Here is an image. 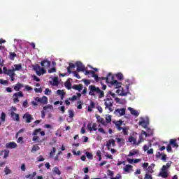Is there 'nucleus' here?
<instances>
[{
  "instance_id": "f257e3e1",
  "label": "nucleus",
  "mask_w": 179,
  "mask_h": 179,
  "mask_svg": "<svg viewBox=\"0 0 179 179\" xmlns=\"http://www.w3.org/2000/svg\"><path fill=\"white\" fill-rule=\"evenodd\" d=\"M106 80V83H108L109 86L113 87V89H120L122 85L121 82H118V80L115 79L114 75L111 73H108Z\"/></svg>"
},
{
  "instance_id": "f03ea898",
  "label": "nucleus",
  "mask_w": 179,
  "mask_h": 179,
  "mask_svg": "<svg viewBox=\"0 0 179 179\" xmlns=\"http://www.w3.org/2000/svg\"><path fill=\"white\" fill-rule=\"evenodd\" d=\"M89 90L90 96H96V94H98L99 99H103L104 97V91H102L100 90V87H96V85H90Z\"/></svg>"
},
{
  "instance_id": "7ed1b4c3",
  "label": "nucleus",
  "mask_w": 179,
  "mask_h": 179,
  "mask_svg": "<svg viewBox=\"0 0 179 179\" xmlns=\"http://www.w3.org/2000/svg\"><path fill=\"white\" fill-rule=\"evenodd\" d=\"M105 110H108L110 113H113L114 111V101L110 96H106V98L103 100Z\"/></svg>"
},
{
  "instance_id": "20e7f679",
  "label": "nucleus",
  "mask_w": 179,
  "mask_h": 179,
  "mask_svg": "<svg viewBox=\"0 0 179 179\" xmlns=\"http://www.w3.org/2000/svg\"><path fill=\"white\" fill-rule=\"evenodd\" d=\"M34 71L36 73V75L38 76H41L42 75H44V73H47V71H45V69L44 67L41 68L40 65L36 64L33 66Z\"/></svg>"
},
{
  "instance_id": "39448f33",
  "label": "nucleus",
  "mask_w": 179,
  "mask_h": 179,
  "mask_svg": "<svg viewBox=\"0 0 179 179\" xmlns=\"http://www.w3.org/2000/svg\"><path fill=\"white\" fill-rule=\"evenodd\" d=\"M35 101L37 103H40L41 104H47L48 103V98L47 96H43L41 98V97H36Z\"/></svg>"
},
{
  "instance_id": "423d86ee",
  "label": "nucleus",
  "mask_w": 179,
  "mask_h": 179,
  "mask_svg": "<svg viewBox=\"0 0 179 179\" xmlns=\"http://www.w3.org/2000/svg\"><path fill=\"white\" fill-rule=\"evenodd\" d=\"M77 67V72H85L86 67L83 65V63L81 62H77L76 63Z\"/></svg>"
},
{
  "instance_id": "0eeeda50",
  "label": "nucleus",
  "mask_w": 179,
  "mask_h": 179,
  "mask_svg": "<svg viewBox=\"0 0 179 179\" xmlns=\"http://www.w3.org/2000/svg\"><path fill=\"white\" fill-rule=\"evenodd\" d=\"M22 118L23 120H25V122H27V124H30V122H31V120H33V116L29 113H26L22 116Z\"/></svg>"
},
{
  "instance_id": "6e6552de",
  "label": "nucleus",
  "mask_w": 179,
  "mask_h": 179,
  "mask_svg": "<svg viewBox=\"0 0 179 179\" xmlns=\"http://www.w3.org/2000/svg\"><path fill=\"white\" fill-rule=\"evenodd\" d=\"M127 109L125 108H122L120 109H116L114 112L115 115H118L119 117H122V115H125V111Z\"/></svg>"
},
{
  "instance_id": "1a4fd4ad",
  "label": "nucleus",
  "mask_w": 179,
  "mask_h": 179,
  "mask_svg": "<svg viewBox=\"0 0 179 179\" xmlns=\"http://www.w3.org/2000/svg\"><path fill=\"white\" fill-rule=\"evenodd\" d=\"M87 128L90 132H92V131H96L97 130V124L96 123H88L87 124Z\"/></svg>"
},
{
  "instance_id": "9d476101",
  "label": "nucleus",
  "mask_w": 179,
  "mask_h": 179,
  "mask_svg": "<svg viewBox=\"0 0 179 179\" xmlns=\"http://www.w3.org/2000/svg\"><path fill=\"white\" fill-rule=\"evenodd\" d=\"M113 124L115 125L116 129L120 132V131H122V127H121V125H122V120H119V121H113Z\"/></svg>"
},
{
  "instance_id": "9b49d317",
  "label": "nucleus",
  "mask_w": 179,
  "mask_h": 179,
  "mask_svg": "<svg viewBox=\"0 0 179 179\" xmlns=\"http://www.w3.org/2000/svg\"><path fill=\"white\" fill-rule=\"evenodd\" d=\"M6 149H16L17 144L15 142H9L6 144Z\"/></svg>"
},
{
  "instance_id": "f8f14e48",
  "label": "nucleus",
  "mask_w": 179,
  "mask_h": 179,
  "mask_svg": "<svg viewBox=\"0 0 179 179\" xmlns=\"http://www.w3.org/2000/svg\"><path fill=\"white\" fill-rule=\"evenodd\" d=\"M11 117L13 118V121H17V122H19L20 121V117L19 116V114L15 113L13 111L10 112Z\"/></svg>"
},
{
  "instance_id": "ddd939ff",
  "label": "nucleus",
  "mask_w": 179,
  "mask_h": 179,
  "mask_svg": "<svg viewBox=\"0 0 179 179\" xmlns=\"http://www.w3.org/2000/svg\"><path fill=\"white\" fill-rule=\"evenodd\" d=\"M171 164H173V162L169 161L166 165L162 166L161 171H168L167 170L171 167Z\"/></svg>"
},
{
  "instance_id": "4468645a",
  "label": "nucleus",
  "mask_w": 179,
  "mask_h": 179,
  "mask_svg": "<svg viewBox=\"0 0 179 179\" xmlns=\"http://www.w3.org/2000/svg\"><path fill=\"white\" fill-rule=\"evenodd\" d=\"M134 166L131 164H127L124 168L123 170L124 173H131V171H134Z\"/></svg>"
},
{
  "instance_id": "2eb2a0df",
  "label": "nucleus",
  "mask_w": 179,
  "mask_h": 179,
  "mask_svg": "<svg viewBox=\"0 0 179 179\" xmlns=\"http://www.w3.org/2000/svg\"><path fill=\"white\" fill-rule=\"evenodd\" d=\"M41 66H43L44 68H49L50 66H51V62L47 59L43 60L41 62Z\"/></svg>"
},
{
  "instance_id": "dca6fc26",
  "label": "nucleus",
  "mask_w": 179,
  "mask_h": 179,
  "mask_svg": "<svg viewBox=\"0 0 179 179\" xmlns=\"http://www.w3.org/2000/svg\"><path fill=\"white\" fill-rule=\"evenodd\" d=\"M13 72H15V70L8 69L6 66L3 67V73L4 75H10Z\"/></svg>"
},
{
  "instance_id": "f3484780",
  "label": "nucleus",
  "mask_w": 179,
  "mask_h": 179,
  "mask_svg": "<svg viewBox=\"0 0 179 179\" xmlns=\"http://www.w3.org/2000/svg\"><path fill=\"white\" fill-rule=\"evenodd\" d=\"M72 89H74V90H78V92H82V90L83 89V85L82 84L73 85Z\"/></svg>"
},
{
  "instance_id": "a211bd4d",
  "label": "nucleus",
  "mask_w": 179,
  "mask_h": 179,
  "mask_svg": "<svg viewBox=\"0 0 179 179\" xmlns=\"http://www.w3.org/2000/svg\"><path fill=\"white\" fill-rule=\"evenodd\" d=\"M159 177H162V178H167L169 177V172L165 171H161L159 173Z\"/></svg>"
},
{
  "instance_id": "6ab92c4d",
  "label": "nucleus",
  "mask_w": 179,
  "mask_h": 179,
  "mask_svg": "<svg viewBox=\"0 0 179 179\" xmlns=\"http://www.w3.org/2000/svg\"><path fill=\"white\" fill-rule=\"evenodd\" d=\"M94 107H96V103H94V101H91L90 104L88 106L87 111H89V113H92V111H93V108H94Z\"/></svg>"
},
{
  "instance_id": "aec40b11",
  "label": "nucleus",
  "mask_w": 179,
  "mask_h": 179,
  "mask_svg": "<svg viewBox=\"0 0 179 179\" xmlns=\"http://www.w3.org/2000/svg\"><path fill=\"white\" fill-rule=\"evenodd\" d=\"M128 110L130 111L131 114H132V115H135L136 117H138V115H139V113H138V111L131 107L128 108Z\"/></svg>"
},
{
  "instance_id": "412c9836",
  "label": "nucleus",
  "mask_w": 179,
  "mask_h": 179,
  "mask_svg": "<svg viewBox=\"0 0 179 179\" xmlns=\"http://www.w3.org/2000/svg\"><path fill=\"white\" fill-rule=\"evenodd\" d=\"M115 141H117V143L120 145V146H124L125 145V140L121 138H115Z\"/></svg>"
},
{
  "instance_id": "4be33fe9",
  "label": "nucleus",
  "mask_w": 179,
  "mask_h": 179,
  "mask_svg": "<svg viewBox=\"0 0 179 179\" xmlns=\"http://www.w3.org/2000/svg\"><path fill=\"white\" fill-rule=\"evenodd\" d=\"M169 144L172 145L173 148H178V144L177 143V139H171L169 141Z\"/></svg>"
},
{
  "instance_id": "5701e85b",
  "label": "nucleus",
  "mask_w": 179,
  "mask_h": 179,
  "mask_svg": "<svg viewBox=\"0 0 179 179\" xmlns=\"http://www.w3.org/2000/svg\"><path fill=\"white\" fill-rule=\"evenodd\" d=\"M138 125L143 127V128H148V125H149V122H146V120H143L138 122Z\"/></svg>"
},
{
  "instance_id": "b1692460",
  "label": "nucleus",
  "mask_w": 179,
  "mask_h": 179,
  "mask_svg": "<svg viewBox=\"0 0 179 179\" xmlns=\"http://www.w3.org/2000/svg\"><path fill=\"white\" fill-rule=\"evenodd\" d=\"M75 67V64H73V63H69V66L67 67V72L68 73H69V75L72 73V70L71 69H73Z\"/></svg>"
},
{
  "instance_id": "393cba45",
  "label": "nucleus",
  "mask_w": 179,
  "mask_h": 179,
  "mask_svg": "<svg viewBox=\"0 0 179 179\" xmlns=\"http://www.w3.org/2000/svg\"><path fill=\"white\" fill-rule=\"evenodd\" d=\"M24 85L23 84H20V83H17L16 85L14 87V90L15 92H19L22 87H23Z\"/></svg>"
},
{
  "instance_id": "a878e982",
  "label": "nucleus",
  "mask_w": 179,
  "mask_h": 179,
  "mask_svg": "<svg viewBox=\"0 0 179 179\" xmlns=\"http://www.w3.org/2000/svg\"><path fill=\"white\" fill-rule=\"evenodd\" d=\"M53 174H57V176H61V171H59V168L58 166L54 167L52 169Z\"/></svg>"
},
{
  "instance_id": "bb28decb",
  "label": "nucleus",
  "mask_w": 179,
  "mask_h": 179,
  "mask_svg": "<svg viewBox=\"0 0 179 179\" xmlns=\"http://www.w3.org/2000/svg\"><path fill=\"white\" fill-rule=\"evenodd\" d=\"M4 155L3 159H6V158L9 157V150H4L1 151V155Z\"/></svg>"
},
{
  "instance_id": "cd10ccee",
  "label": "nucleus",
  "mask_w": 179,
  "mask_h": 179,
  "mask_svg": "<svg viewBox=\"0 0 179 179\" xmlns=\"http://www.w3.org/2000/svg\"><path fill=\"white\" fill-rule=\"evenodd\" d=\"M129 142H130V143H133L134 145H136V143H138L136 138H135L134 136L129 137Z\"/></svg>"
},
{
  "instance_id": "c85d7f7f",
  "label": "nucleus",
  "mask_w": 179,
  "mask_h": 179,
  "mask_svg": "<svg viewBox=\"0 0 179 179\" xmlns=\"http://www.w3.org/2000/svg\"><path fill=\"white\" fill-rule=\"evenodd\" d=\"M96 118H97V121L102 124V125L106 124V122H104V119L101 117L100 115H96Z\"/></svg>"
},
{
  "instance_id": "c756f323",
  "label": "nucleus",
  "mask_w": 179,
  "mask_h": 179,
  "mask_svg": "<svg viewBox=\"0 0 179 179\" xmlns=\"http://www.w3.org/2000/svg\"><path fill=\"white\" fill-rule=\"evenodd\" d=\"M64 86L68 89V90H71V89H72V84L69 80L66 81Z\"/></svg>"
},
{
  "instance_id": "7c9ffc66",
  "label": "nucleus",
  "mask_w": 179,
  "mask_h": 179,
  "mask_svg": "<svg viewBox=\"0 0 179 179\" xmlns=\"http://www.w3.org/2000/svg\"><path fill=\"white\" fill-rule=\"evenodd\" d=\"M145 141V138H143V135L140 134L139 135V138H138V141L136 143L137 145H141V143H142V142H143Z\"/></svg>"
},
{
  "instance_id": "2f4dec72",
  "label": "nucleus",
  "mask_w": 179,
  "mask_h": 179,
  "mask_svg": "<svg viewBox=\"0 0 179 179\" xmlns=\"http://www.w3.org/2000/svg\"><path fill=\"white\" fill-rule=\"evenodd\" d=\"M123 135L127 136L128 135V131L129 130V127H124L122 128Z\"/></svg>"
},
{
  "instance_id": "473e14b6",
  "label": "nucleus",
  "mask_w": 179,
  "mask_h": 179,
  "mask_svg": "<svg viewBox=\"0 0 179 179\" xmlns=\"http://www.w3.org/2000/svg\"><path fill=\"white\" fill-rule=\"evenodd\" d=\"M115 101H116V103H117L118 104H124L125 103V99H120L118 97L115 98Z\"/></svg>"
},
{
  "instance_id": "72a5a7b5",
  "label": "nucleus",
  "mask_w": 179,
  "mask_h": 179,
  "mask_svg": "<svg viewBox=\"0 0 179 179\" xmlns=\"http://www.w3.org/2000/svg\"><path fill=\"white\" fill-rule=\"evenodd\" d=\"M33 142H37L38 143H41V139L38 136H34L32 138Z\"/></svg>"
},
{
  "instance_id": "f704fd0d",
  "label": "nucleus",
  "mask_w": 179,
  "mask_h": 179,
  "mask_svg": "<svg viewBox=\"0 0 179 179\" xmlns=\"http://www.w3.org/2000/svg\"><path fill=\"white\" fill-rule=\"evenodd\" d=\"M23 92L22 91H20L18 92H15L13 95V97H23Z\"/></svg>"
},
{
  "instance_id": "c9c22d12",
  "label": "nucleus",
  "mask_w": 179,
  "mask_h": 179,
  "mask_svg": "<svg viewBox=\"0 0 179 179\" xmlns=\"http://www.w3.org/2000/svg\"><path fill=\"white\" fill-rule=\"evenodd\" d=\"M15 58H16V54L15 52H10L9 55V59L11 61H15Z\"/></svg>"
},
{
  "instance_id": "e433bc0d",
  "label": "nucleus",
  "mask_w": 179,
  "mask_h": 179,
  "mask_svg": "<svg viewBox=\"0 0 179 179\" xmlns=\"http://www.w3.org/2000/svg\"><path fill=\"white\" fill-rule=\"evenodd\" d=\"M15 69H13V71H20V69H22V64H15L14 65Z\"/></svg>"
},
{
  "instance_id": "4c0bfd02",
  "label": "nucleus",
  "mask_w": 179,
  "mask_h": 179,
  "mask_svg": "<svg viewBox=\"0 0 179 179\" xmlns=\"http://www.w3.org/2000/svg\"><path fill=\"white\" fill-rule=\"evenodd\" d=\"M116 78L118 80H122L124 79V75L121 73H118L116 74Z\"/></svg>"
},
{
  "instance_id": "58836bf2",
  "label": "nucleus",
  "mask_w": 179,
  "mask_h": 179,
  "mask_svg": "<svg viewBox=\"0 0 179 179\" xmlns=\"http://www.w3.org/2000/svg\"><path fill=\"white\" fill-rule=\"evenodd\" d=\"M85 155L87 159H90V160H93V154H92V152H86Z\"/></svg>"
},
{
  "instance_id": "ea45409f",
  "label": "nucleus",
  "mask_w": 179,
  "mask_h": 179,
  "mask_svg": "<svg viewBox=\"0 0 179 179\" xmlns=\"http://www.w3.org/2000/svg\"><path fill=\"white\" fill-rule=\"evenodd\" d=\"M37 150H40V148L38 147V145H33L31 152L34 153V152H37Z\"/></svg>"
},
{
  "instance_id": "a19ab883",
  "label": "nucleus",
  "mask_w": 179,
  "mask_h": 179,
  "mask_svg": "<svg viewBox=\"0 0 179 179\" xmlns=\"http://www.w3.org/2000/svg\"><path fill=\"white\" fill-rule=\"evenodd\" d=\"M4 173H5L6 176H8V174H10L12 173V171L10 169H9V167L6 166L4 169Z\"/></svg>"
},
{
  "instance_id": "79ce46f5",
  "label": "nucleus",
  "mask_w": 179,
  "mask_h": 179,
  "mask_svg": "<svg viewBox=\"0 0 179 179\" xmlns=\"http://www.w3.org/2000/svg\"><path fill=\"white\" fill-rule=\"evenodd\" d=\"M106 124H110V122H111V115H106Z\"/></svg>"
},
{
  "instance_id": "37998d69",
  "label": "nucleus",
  "mask_w": 179,
  "mask_h": 179,
  "mask_svg": "<svg viewBox=\"0 0 179 179\" xmlns=\"http://www.w3.org/2000/svg\"><path fill=\"white\" fill-rule=\"evenodd\" d=\"M54 110V107L52 106V105H48L43 107V110H45V111H47V110Z\"/></svg>"
},
{
  "instance_id": "c03bdc74",
  "label": "nucleus",
  "mask_w": 179,
  "mask_h": 179,
  "mask_svg": "<svg viewBox=\"0 0 179 179\" xmlns=\"http://www.w3.org/2000/svg\"><path fill=\"white\" fill-rule=\"evenodd\" d=\"M59 83V81H58V77L54 78V79H53V85L54 86H58Z\"/></svg>"
},
{
  "instance_id": "a18cd8bd",
  "label": "nucleus",
  "mask_w": 179,
  "mask_h": 179,
  "mask_svg": "<svg viewBox=\"0 0 179 179\" xmlns=\"http://www.w3.org/2000/svg\"><path fill=\"white\" fill-rule=\"evenodd\" d=\"M138 150H133L132 151L129 152V154L128 156H135V155H137Z\"/></svg>"
},
{
  "instance_id": "49530a36",
  "label": "nucleus",
  "mask_w": 179,
  "mask_h": 179,
  "mask_svg": "<svg viewBox=\"0 0 179 179\" xmlns=\"http://www.w3.org/2000/svg\"><path fill=\"white\" fill-rule=\"evenodd\" d=\"M69 118H73V117H75V113H73V110H69Z\"/></svg>"
},
{
  "instance_id": "de8ad7c7",
  "label": "nucleus",
  "mask_w": 179,
  "mask_h": 179,
  "mask_svg": "<svg viewBox=\"0 0 179 179\" xmlns=\"http://www.w3.org/2000/svg\"><path fill=\"white\" fill-rule=\"evenodd\" d=\"M51 93H52V91L50 90V88H46L45 90V94L46 96H50Z\"/></svg>"
},
{
  "instance_id": "09e8293b",
  "label": "nucleus",
  "mask_w": 179,
  "mask_h": 179,
  "mask_svg": "<svg viewBox=\"0 0 179 179\" xmlns=\"http://www.w3.org/2000/svg\"><path fill=\"white\" fill-rule=\"evenodd\" d=\"M6 118V115L5 114V113H1V120L2 121V122H5V120Z\"/></svg>"
},
{
  "instance_id": "8fccbe9b",
  "label": "nucleus",
  "mask_w": 179,
  "mask_h": 179,
  "mask_svg": "<svg viewBox=\"0 0 179 179\" xmlns=\"http://www.w3.org/2000/svg\"><path fill=\"white\" fill-rule=\"evenodd\" d=\"M77 104H78V106H77V108L78 110H82V105L83 104V102H82V101H78L77 102Z\"/></svg>"
},
{
  "instance_id": "3c124183",
  "label": "nucleus",
  "mask_w": 179,
  "mask_h": 179,
  "mask_svg": "<svg viewBox=\"0 0 179 179\" xmlns=\"http://www.w3.org/2000/svg\"><path fill=\"white\" fill-rule=\"evenodd\" d=\"M121 89H122L121 96H127V94L129 93L127 90H124V88L122 87Z\"/></svg>"
},
{
  "instance_id": "603ef678",
  "label": "nucleus",
  "mask_w": 179,
  "mask_h": 179,
  "mask_svg": "<svg viewBox=\"0 0 179 179\" xmlns=\"http://www.w3.org/2000/svg\"><path fill=\"white\" fill-rule=\"evenodd\" d=\"M166 150L168 153H171V152H173L171 144H168V145L166 146Z\"/></svg>"
},
{
  "instance_id": "864d4df0",
  "label": "nucleus",
  "mask_w": 179,
  "mask_h": 179,
  "mask_svg": "<svg viewBox=\"0 0 179 179\" xmlns=\"http://www.w3.org/2000/svg\"><path fill=\"white\" fill-rule=\"evenodd\" d=\"M39 132H41V129H35L34 133H33L34 136H37Z\"/></svg>"
},
{
  "instance_id": "5fc2aeb1",
  "label": "nucleus",
  "mask_w": 179,
  "mask_h": 179,
  "mask_svg": "<svg viewBox=\"0 0 179 179\" xmlns=\"http://www.w3.org/2000/svg\"><path fill=\"white\" fill-rule=\"evenodd\" d=\"M8 76H10L11 81L13 82L15 80V71H13Z\"/></svg>"
},
{
  "instance_id": "6e6d98bb",
  "label": "nucleus",
  "mask_w": 179,
  "mask_h": 179,
  "mask_svg": "<svg viewBox=\"0 0 179 179\" xmlns=\"http://www.w3.org/2000/svg\"><path fill=\"white\" fill-rule=\"evenodd\" d=\"M96 156L99 157V162L101 161V151L98 150L96 151Z\"/></svg>"
},
{
  "instance_id": "4d7b16f0",
  "label": "nucleus",
  "mask_w": 179,
  "mask_h": 179,
  "mask_svg": "<svg viewBox=\"0 0 179 179\" xmlns=\"http://www.w3.org/2000/svg\"><path fill=\"white\" fill-rule=\"evenodd\" d=\"M71 73H73L75 78H77V79H80V76L79 75V73H78L77 71H72Z\"/></svg>"
},
{
  "instance_id": "13d9d810",
  "label": "nucleus",
  "mask_w": 179,
  "mask_h": 179,
  "mask_svg": "<svg viewBox=\"0 0 179 179\" xmlns=\"http://www.w3.org/2000/svg\"><path fill=\"white\" fill-rule=\"evenodd\" d=\"M108 142L109 143H110V145H112V146H115V140L111 138V139L108 140Z\"/></svg>"
},
{
  "instance_id": "bf43d9fd",
  "label": "nucleus",
  "mask_w": 179,
  "mask_h": 179,
  "mask_svg": "<svg viewBox=\"0 0 179 179\" xmlns=\"http://www.w3.org/2000/svg\"><path fill=\"white\" fill-rule=\"evenodd\" d=\"M98 131L99 132H100L101 134H103V135H106L107 134L106 131H104V129H103L102 127L99 128Z\"/></svg>"
},
{
  "instance_id": "052dcab7",
  "label": "nucleus",
  "mask_w": 179,
  "mask_h": 179,
  "mask_svg": "<svg viewBox=\"0 0 179 179\" xmlns=\"http://www.w3.org/2000/svg\"><path fill=\"white\" fill-rule=\"evenodd\" d=\"M54 72H57V69H55V67H52L48 70L49 73H54Z\"/></svg>"
},
{
  "instance_id": "680f3d73",
  "label": "nucleus",
  "mask_w": 179,
  "mask_h": 179,
  "mask_svg": "<svg viewBox=\"0 0 179 179\" xmlns=\"http://www.w3.org/2000/svg\"><path fill=\"white\" fill-rule=\"evenodd\" d=\"M57 94L59 96H62V94H65V92H64V90H58L57 91Z\"/></svg>"
},
{
  "instance_id": "e2e57ef3",
  "label": "nucleus",
  "mask_w": 179,
  "mask_h": 179,
  "mask_svg": "<svg viewBox=\"0 0 179 179\" xmlns=\"http://www.w3.org/2000/svg\"><path fill=\"white\" fill-rule=\"evenodd\" d=\"M83 82H84V83H85V85H86V86H89V85L90 84V80H89L83 79Z\"/></svg>"
},
{
  "instance_id": "0e129e2a",
  "label": "nucleus",
  "mask_w": 179,
  "mask_h": 179,
  "mask_svg": "<svg viewBox=\"0 0 179 179\" xmlns=\"http://www.w3.org/2000/svg\"><path fill=\"white\" fill-rule=\"evenodd\" d=\"M116 89H117V90H116V93H117V94H119V96H121V94H122V87H120L116 88Z\"/></svg>"
},
{
  "instance_id": "69168bd1",
  "label": "nucleus",
  "mask_w": 179,
  "mask_h": 179,
  "mask_svg": "<svg viewBox=\"0 0 179 179\" xmlns=\"http://www.w3.org/2000/svg\"><path fill=\"white\" fill-rule=\"evenodd\" d=\"M145 179H153V177H152V175L146 173L145 175Z\"/></svg>"
},
{
  "instance_id": "338daca9",
  "label": "nucleus",
  "mask_w": 179,
  "mask_h": 179,
  "mask_svg": "<svg viewBox=\"0 0 179 179\" xmlns=\"http://www.w3.org/2000/svg\"><path fill=\"white\" fill-rule=\"evenodd\" d=\"M44 160L45 159L41 155L37 157V162H44Z\"/></svg>"
},
{
  "instance_id": "774afa93",
  "label": "nucleus",
  "mask_w": 179,
  "mask_h": 179,
  "mask_svg": "<svg viewBox=\"0 0 179 179\" xmlns=\"http://www.w3.org/2000/svg\"><path fill=\"white\" fill-rule=\"evenodd\" d=\"M122 178V176H121V174L117 173V176H116V177H115V178H111L110 179H120V178Z\"/></svg>"
}]
</instances>
